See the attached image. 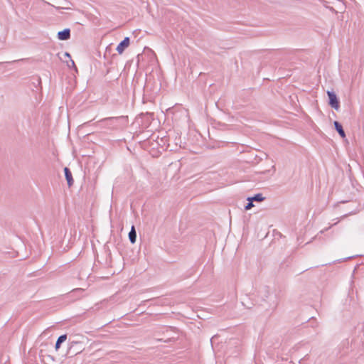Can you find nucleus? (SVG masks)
I'll use <instances>...</instances> for the list:
<instances>
[{"instance_id": "10", "label": "nucleus", "mask_w": 364, "mask_h": 364, "mask_svg": "<svg viewBox=\"0 0 364 364\" xmlns=\"http://www.w3.org/2000/svg\"><path fill=\"white\" fill-rule=\"evenodd\" d=\"M250 200H252V202L257 201V202H262L264 200V197L262 196V194L258 193L256 194L253 197H249Z\"/></svg>"}, {"instance_id": "12", "label": "nucleus", "mask_w": 364, "mask_h": 364, "mask_svg": "<svg viewBox=\"0 0 364 364\" xmlns=\"http://www.w3.org/2000/svg\"><path fill=\"white\" fill-rule=\"evenodd\" d=\"M65 55H66V56H68V57H69V58L70 57V54H69L68 53H65Z\"/></svg>"}, {"instance_id": "11", "label": "nucleus", "mask_w": 364, "mask_h": 364, "mask_svg": "<svg viewBox=\"0 0 364 364\" xmlns=\"http://www.w3.org/2000/svg\"><path fill=\"white\" fill-rule=\"evenodd\" d=\"M247 200H248V203H247V205L245 206V209L246 210H250L253 206H254V204H253V202H252V200H250L249 198H247Z\"/></svg>"}, {"instance_id": "9", "label": "nucleus", "mask_w": 364, "mask_h": 364, "mask_svg": "<svg viewBox=\"0 0 364 364\" xmlns=\"http://www.w3.org/2000/svg\"><path fill=\"white\" fill-rule=\"evenodd\" d=\"M125 119V117H109V118H105L104 119H102V121H109V122H112V124L113 125H115L116 122L121 120V119Z\"/></svg>"}, {"instance_id": "1", "label": "nucleus", "mask_w": 364, "mask_h": 364, "mask_svg": "<svg viewBox=\"0 0 364 364\" xmlns=\"http://www.w3.org/2000/svg\"><path fill=\"white\" fill-rule=\"evenodd\" d=\"M87 338L82 335L77 334L73 336H70L69 343H70V348L72 349L75 346H79L78 351L76 352V354L81 353L84 350L83 345L86 343Z\"/></svg>"}, {"instance_id": "4", "label": "nucleus", "mask_w": 364, "mask_h": 364, "mask_svg": "<svg viewBox=\"0 0 364 364\" xmlns=\"http://www.w3.org/2000/svg\"><path fill=\"white\" fill-rule=\"evenodd\" d=\"M58 38L61 41H66L70 38V31L69 28H65L58 33Z\"/></svg>"}, {"instance_id": "7", "label": "nucleus", "mask_w": 364, "mask_h": 364, "mask_svg": "<svg viewBox=\"0 0 364 364\" xmlns=\"http://www.w3.org/2000/svg\"><path fill=\"white\" fill-rule=\"evenodd\" d=\"M129 238L131 243L134 244L136 240V233L134 226L132 227L130 232H129Z\"/></svg>"}, {"instance_id": "5", "label": "nucleus", "mask_w": 364, "mask_h": 364, "mask_svg": "<svg viewBox=\"0 0 364 364\" xmlns=\"http://www.w3.org/2000/svg\"><path fill=\"white\" fill-rule=\"evenodd\" d=\"M64 172H65V178L67 180L68 186H72V184L73 183V179L72 173H71L70 169L68 168L65 167L64 168Z\"/></svg>"}, {"instance_id": "8", "label": "nucleus", "mask_w": 364, "mask_h": 364, "mask_svg": "<svg viewBox=\"0 0 364 364\" xmlns=\"http://www.w3.org/2000/svg\"><path fill=\"white\" fill-rule=\"evenodd\" d=\"M66 339H67V335H65V334L59 336L55 343V349L58 350L60 346V344L62 343H63L64 341H65Z\"/></svg>"}, {"instance_id": "2", "label": "nucleus", "mask_w": 364, "mask_h": 364, "mask_svg": "<svg viewBox=\"0 0 364 364\" xmlns=\"http://www.w3.org/2000/svg\"><path fill=\"white\" fill-rule=\"evenodd\" d=\"M327 95L329 98V105H331V107L334 108L336 110H338L340 106L336 95L331 91H327Z\"/></svg>"}, {"instance_id": "6", "label": "nucleus", "mask_w": 364, "mask_h": 364, "mask_svg": "<svg viewBox=\"0 0 364 364\" xmlns=\"http://www.w3.org/2000/svg\"><path fill=\"white\" fill-rule=\"evenodd\" d=\"M333 124H334V126H335V129L338 132L340 136L342 138H345L346 137V134H345V132H344V130L343 129L342 125L338 122H337V121H335Z\"/></svg>"}, {"instance_id": "3", "label": "nucleus", "mask_w": 364, "mask_h": 364, "mask_svg": "<svg viewBox=\"0 0 364 364\" xmlns=\"http://www.w3.org/2000/svg\"><path fill=\"white\" fill-rule=\"evenodd\" d=\"M129 46V38L126 37L117 46L116 50L119 54L123 53L124 50Z\"/></svg>"}, {"instance_id": "13", "label": "nucleus", "mask_w": 364, "mask_h": 364, "mask_svg": "<svg viewBox=\"0 0 364 364\" xmlns=\"http://www.w3.org/2000/svg\"><path fill=\"white\" fill-rule=\"evenodd\" d=\"M71 63L73 65H74V61L73 60H71Z\"/></svg>"}]
</instances>
